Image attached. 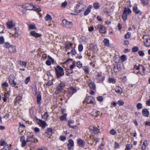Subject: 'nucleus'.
I'll use <instances>...</instances> for the list:
<instances>
[{
  "label": "nucleus",
  "instance_id": "nucleus-54",
  "mask_svg": "<svg viewBox=\"0 0 150 150\" xmlns=\"http://www.w3.org/2000/svg\"><path fill=\"white\" fill-rule=\"evenodd\" d=\"M4 38L2 36L0 37V44H2L4 42Z\"/></svg>",
  "mask_w": 150,
  "mask_h": 150
},
{
  "label": "nucleus",
  "instance_id": "nucleus-6",
  "mask_svg": "<svg viewBox=\"0 0 150 150\" xmlns=\"http://www.w3.org/2000/svg\"><path fill=\"white\" fill-rule=\"evenodd\" d=\"M62 23L64 27L69 29L71 28L73 25L72 22H69L66 20L63 21Z\"/></svg>",
  "mask_w": 150,
  "mask_h": 150
},
{
  "label": "nucleus",
  "instance_id": "nucleus-42",
  "mask_svg": "<svg viewBox=\"0 0 150 150\" xmlns=\"http://www.w3.org/2000/svg\"><path fill=\"white\" fill-rule=\"evenodd\" d=\"M67 116V114H64V115L60 117V119L61 121H63L64 120H66V117Z\"/></svg>",
  "mask_w": 150,
  "mask_h": 150
},
{
  "label": "nucleus",
  "instance_id": "nucleus-52",
  "mask_svg": "<svg viewBox=\"0 0 150 150\" xmlns=\"http://www.w3.org/2000/svg\"><path fill=\"white\" fill-rule=\"evenodd\" d=\"M142 4L144 5H147L148 4L149 1L148 0H141Z\"/></svg>",
  "mask_w": 150,
  "mask_h": 150
},
{
  "label": "nucleus",
  "instance_id": "nucleus-48",
  "mask_svg": "<svg viewBox=\"0 0 150 150\" xmlns=\"http://www.w3.org/2000/svg\"><path fill=\"white\" fill-rule=\"evenodd\" d=\"M49 115L48 114V113L45 112L44 115H42V118L45 119H47Z\"/></svg>",
  "mask_w": 150,
  "mask_h": 150
},
{
  "label": "nucleus",
  "instance_id": "nucleus-7",
  "mask_svg": "<svg viewBox=\"0 0 150 150\" xmlns=\"http://www.w3.org/2000/svg\"><path fill=\"white\" fill-rule=\"evenodd\" d=\"M15 77L13 74L10 75L8 77L9 82L12 86H14L16 85V82H14Z\"/></svg>",
  "mask_w": 150,
  "mask_h": 150
},
{
  "label": "nucleus",
  "instance_id": "nucleus-20",
  "mask_svg": "<svg viewBox=\"0 0 150 150\" xmlns=\"http://www.w3.org/2000/svg\"><path fill=\"white\" fill-rule=\"evenodd\" d=\"M100 112L96 110H93L91 112L92 116L95 117H97L100 114Z\"/></svg>",
  "mask_w": 150,
  "mask_h": 150
},
{
  "label": "nucleus",
  "instance_id": "nucleus-36",
  "mask_svg": "<svg viewBox=\"0 0 150 150\" xmlns=\"http://www.w3.org/2000/svg\"><path fill=\"white\" fill-rule=\"evenodd\" d=\"M19 64L21 66L23 67H25L27 63L25 61H19Z\"/></svg>",
  "mask_w": 150,
  "mask_h": 150
},
{
  "label": "nucleus",
  "instance_id": "nucleus-55",
  "mask_svg": "<svg viewBox=\"0 0 150 150\" xmlns=\"http://www.w3.org/2000/svg\"><path fill=\"white\" fill-rule=\"evenodd\" d=\"M121 61L122 62L125 61L126 60V57L125 55H122L121 57Z\"/></svg>",
  "mask_w": 150,
  "mask_h": 150
},
{
  "label": "nucleus",
  "instance_id": "nucleus-34",
  "mask_svg": "<svg viewBox=\"0 0 150 150\" xmlns=\"http://www.w3.org/2000/svg\"><path fill=\"white\" fill-rule=\"evenodd\" d=\"M52 19L51 16L49 14H47L46 16L45 17V19L46 21H50Z\"/></svg>",
  "mask_w": 150,
  "mask_h": 150
},
{
  "label": "nucleus",
  "instance_id": "nucleus-14",
  "mask_svg": "<svg viewBox=\"0 0 150 150\" xmlns=\"http://www.w3.org/2000/svg\"><path fill=\"white\" fill-rule=\"evenodd\" d=\"M89 129L91 130L92 132L95 134H96L99 132V129L96 127L91 126L89 127Z\"/></svg>",
  "mask_w": 150,
  "mask_h": 150
},
{
  "label": "nucleus",
  "instance_id": "nucleus-41",
  "mask_svg": "<svg viewBox=\"0 0 150 150\" xmlns=\"http://www.w3.org/2000/svg\"><path fill=\"white\" fill-rule=\"evenodd\" d=\"M11 45L8 42H6L4 43V48H8V49Z\"/></svg>",
  "mask_w": 150,
  "mask_h": 150
},
{
  "label": "nucleus",
  "instance_id": "nucleus-43",
  "mask_svg": "<svg viewBox=\"0 0 150 150\" xmlns=\"http://www.w3.org/2000/svg\"><path fill=\"white\" fill-rule=\"evenodd\" d=\"M25 128V125L23 124H21L20 122L19 123V129H21L22 131H23L24 129Z\"/></svg>",
  "mask_w": 150,
  "mask_h": 150
},
{
  "label": "nucleus",
  "instance_id": "nucleus-27",
  "mask_svg": "<svg viewBox=\"0 0 150 150\" xmlns=\"http://www.w3.org/2000/svg\"><path fill=\"white\" fill-rule=\"evenodd\" d=\"M54 62V60L52 58L50 57L49 59L47 60L46 62V64L47 65L50 66L51 64V63H53Z\"/></svg>",
  "mask_w": 150,
  "mask_h": 150
},
{
  "label": "nucleus",
  "instance_id": "nucleus-60",
  "mask_svg": "<svg viewBox=\"0 0 150 150\" xmlns=\"http://www.w3.org/2000/svg\"><path fill=\"white\" fill-rule=\"evenodd\" d=\"M4 28L3 25H0V33H3Z\"/></svg>",
  "mask_w": 150,
  "mask_h": 150
},
{
  "label": "nucleus",
  "instance_id": "nucleus-23",
  "mask_svg": "<svg viewBox=\"0 0 150 150\" xmlns=\"http://www.w3.org/2000/svg\"><path fill=\"white\" fill-rule=\"evenodd\" d=\"M115 92L118 94L120 95L122 93V89L119 86H117L115 88Z\"/></svg>",
  "mask_w": 150,
  "mask_h": 150
},
{
  "label": "nucleus",
  "instance_id": "nucleus-56",
  "mask_svg": "<svg viewBox=\"0 0 150 150\" xmlns=\"http://www.w3.org/2000/svg\"><path fill=\"white\" fill-rule=\"evenodd\" d=\"M78 50L80 52L82 51L83 50V46L82 45H79Z\"/></svg>",
  "mask_w": 150,
  "mask_h": 150
},
{
  "label": "nucleus",
  "instance_id": "nucleus-46",
  "mask_svg": "<svg viewBox=\"0 0 150 150\" xmlns=\"http://www.w3.org/2000/svg\"><path fill=\"white\" fill-rule=\"evenodd\" d=\"M131 35V33L130 32H128L125 35V39H129Z\"/></svg>",
  "mask_w": 150,
  "mask_h": 150
},
{
  "label": "nucleus",
  "instance_id": "nucleus-26",
  "mask_svg": "<svg viewBox=\"0 0 150 150\" xmlns=\"http://www.w3.org/2000/svg\"><path fill=\"white\" fill-rule=\"evenodd\" d=\"M142 114L145 116L148 117L149 115V112L146 109H144L142 111Z\"/></svg>",
  "mask_w": 150,
  "mask_h": 150
},
{
  "label": "nucleus",
  "instance_id": "nucleus-61",
  "mask_svg": "<svg viewBox=\"0 0 150 150\" xmlns=\"http://www.w3.org/2000/svg\"><path fill=\"white\" fill-rule=\"evenodd\" d=\"M77 66L79 68H81L82 67V64L80 62H78L77 63Z\"/></svg>",
  "mask_w": 150,
  "mask_h": 150
},
{
  "label": "nucleus",
  "instance_id": "nucleus-33",
  "mask_svg": "<svg viewBox=\"0 0 150 150\" xmlns=\"http://www.w3.org/2000/svg\"><path fill=\"white\" fill-rule=\"evenodd\" d=\"M133 10L136 14L141 13V11L138 9L137 7L136 6L133 8Z\"/></svg>",
  "mask_w": 150,
  "mask_h": 150
},
{
  "label": "nucleus",
  "instance_id": "nucleus-32",
  "mask_svg": "<svg viewBox=\"0 0 150 150\" xmlns=\"http://www.w3.org/2000/svg\"><path fill=\"white\" fill-rule=\"evenodd\" d=\"M148 145V143L147 141H144L142 146V150H145L146 148V146Z\"/></svg>",
  "mask_w": 150,
  "mask_h": 150
},
{
  "label": "nucleus",
  "instance_id": "nucleus-38",
  "mask_svg": "<svg viewBox=\"0 0 150 150\" xmlns=\"http://www.w3.org/2000/svg\"><path fill=\"white\" fill-rule=\"evenodd\" d=\"M99 140L100 139L99 138H94L91 145H94V146H95L96 143L99 142Z\"/></svg>",
  "mask_w": 150,
  "mask_h": 150
},
{
  "label": "nucleus",
  "instance_id": "nucleus-58",
  "mask_svg": "<svg viewBox=\"0 0 150 150\" xmlns=\"http://www.w3.org/2000/svg\"><path fill=\"white\" fill-rule=\"evenodd\" d=\"M142 104L140 103H138L137 105L136 106L138 109H139L142 108Z\"/></svg>",
  "mask_w": 150,
  "mask_h": 150
},
{
  "label": "nucleus",
  "instance_id": "nucleus-3",
  "mask_svg": "<svg viewBox=\"0 0 150 150\" xmlns=\"http://www.w3.org/2000/svg\"><path fill=\"white\" fill-rule=\"evenodd\" d=\"M21 6L24 9H26L27 10H36L35 7L33 5L30 4L25 3L23 4Z\"/></svg>",
  "mask_w": 150,
  "mask_h": 150
},
{
  "label": "nucleus",
  "instance_id": "nucleus-8",
  "mask_svg": "<svg viewBox=\"0 0 150 150\" xmlns=\"http://www.w3.org/2000/svg\"><path fill=\"white\" fill-rule=\"evenodd\" d=\"M85 101L87 103H91L93 105L95 104L94 99L92 96H89L86 97L85 99Z\"/></svg>",
  "mask_w": 150,
  "mask_h": 150
},
{
  "label": "nucleus",
  "instance_id": "nucleus-63",
  "mask_svg": "<svg viewBox=\"0 0 150 150\" xmlns=\"http://www.w3.org/2000/svg\"><path fill=\"white\" fill-rule=\"evenodd\" d=\"M67 4V1H65L64 2L62 3L61 4V6L63 7H65L66 6Z\"/></svg>",
  "mask_w": 150,
  "mask_h": 150
},
{
  "label": "nucleus",
  "instance_id": "nucleus-10",
  "mask_svg": "<svg viewBox=\"0 0 150 150\" xmlns=\"http://www.w3.org/2000/svg\"><path fill=\"white\" fill-rule=\"evenodd\" d=\"M27 142H38L37 139H35L33 137V135H31L29 136H27Z\"/></svg>",
  "mask_w": 150,
  "mask_h": 150
},
{
  "label": "nucleus",
  "instance_id": "nucleus-59",
  "mask_svg": "<svg viewBox=\"0 0 150 150\" xmlns=\"http://www.w3.org/2000/svg\"><path fill=\"white\" fill-rule=\"evenodd\" d=\"M30 76L27 77L25 80V82L26 84H28L30 81Z\"/></svg>",
  "mask_w": 150,
  "mask_h": 150
},
{
  "label": "nucleus",
  "instance_id": "nucleus-4",
  "mask_svg": "<svg viewBox=\"0 0 150 150\" xmlns=\"http://www.w3.org/2000/svg\"><path fill=\"white\" fill-rule=\"evenodd\" d=\"M95 28L98 29L99 32L101 33H105L106 29L105 26L100 24L97 25L95 26Z\"/></svg>",
  "mask_w": 150,
  "mask_h": 150
},
{
  "label": "nucleus",
  "instance_id": "nucleus-22",
  "mask_svg": "<svg viewBox=\"0 0 150 150\" xmlns=\"http://www.w3.org/2000/svg\"><path fill=\"white\" fill-rule=\"evenodd\" d=\"M77 143L79 146L83 147L85 145V142L81 139H79L77 140Z\"/></svg>",
  "mask_w": 150,
  "mask_h": 150
},
{
  "label": "nucleus",
  "instance_id": "nucleus-62",
  "mask_svg": "<svg viewBox=\"0 0 150 150\" xmlns=\"http://www.w3.org/2000/svg\"><path fill=\"white\" fill-rule=\"evenodd\" d=\"M2 86L3 87H7L8 86V84L7 82H4L2 83Z\"/></svg>",
  "mask_w": 150,
  "mask_h": 150
},
{
  "label": "nucleus",
  "instance_id": "nucleus-24",
  "mask_svg": "<svg viewBox=\"0 0 150 150\" xmlns=\"http://www.w3.org/2000/svg\"><path fill=\"white\" fill-rule=\"evenodd\" d=\"M69 92L70 93L73 94L76 92V89L74 87H71L69 89Z\"/></svg>",
  "mask_w": 150,
  "mask_h": 150
},
{
  "label": "nucleus",
  "instance_id": "nucleus-51",
  "mask_svg": "<svg viewBox=\"0 0 150 150\" xmlns=\"http://www.w3.org/2000/svg\"><path fill=\"white\" fill-rule=\"evenodd\" d=\"M117 104H118L120 106H122L123 105L124 102L123 100H120L117 101Z\"/></svg>",
  "mask_w": 150,
  "mask_h": 150
},
{
  "label": "nucleus",
  "instance_id": "nucleus-17",
  "mask_svg": "<svg viewBox=\"0 0 150 150\" xmlns=\"http://www.w3.org/2000/svg\"><path fill=\"white\" fill-rule=\"evenodd\" d=\"M69 143L67 144L68 146V149L69 150L71 149V147H73L74 146V142L73 140L71 139H69L68 140Z\"/></svg>",
  "mask_w": 150,
  "mask_h": 150
},
{
  "label": "nucleus",
  "instance_id": "nucleus-13",
  "mask_svg": "<svg viewBox=\"0 0 150 150\" xmlns=\"http://www.w3.org/2000/svg\"><path fill=\"white\" fill-rule=\"evenodd\" d=\"M52 130L51 128H48L47 129V131L45 133V136L49 137H50L52 135Z\"/></svg>",
  "mask_w": 150,
  "mask_h": 150
},
{
  "label": "nucleus",
  "instance_id": "nucleus-39",
  "mask_svg": "<svg viewBox=\"0 0 150 150\" xmlns=\"http://www.w3.org/2000/svg\"><path fill=\"white\" fill-rule=\"evenodd\" d=\"M91 11V7H88L84 13V15L86 16Z\"/></svg>",
  "mask_w": 150,
  "mask_h": 150
},
{
  "label": "nucleus",
  "instance_id": "nucleus-12",
  "mask_svg": "<svg viewBox=\"0 0 150 150\" xmlns=\"http://www.w3.org/2000/svg\"><path fill=\"white\" fill-rule=\"evenodd\" d=\"M105 77L101 75V73H98L96 76V79L97 82L103 81Z\"/></svg>",
  "mask_w": 150,
  "mask_h": 150
},
{
  "label": "nucleus",
  "instance_id": "nucleus-31",
  "mask_svg": "<svg viewBox=\"0 0 150 150\" xmlns=\"http://www.w3.org/2000/svg\"><path fill=\"white\" fill-rule=\"evenodd\" d=\"M114 71L115 72H117L118 71H120L121 70L120 66L119 65L115 66L113 69Z\"/></svg>",
  "mask_w": 150,
  "mask_h": 150
},
{
  "label": "nucleus",
  "instance_id": "nucleus-28",
  "mask_svg": "<svg viewBox=\"0 0 150 150\" xmlns=\"http://www.w3.org/2000/svg\"><path fill=\"white\" fill-rule=\"evenodd\" d=\"M72 46V44L69 42H67L65 45V48L66 50L68 49Z\"/></svg>",
  "mask_w": 150,
  "mask_h": 150
},
{
  "label": "nucleus",
  "instance_id": "nucleus-29",
  "mask_svg": "<svg viewBox=\"0 0 150 150\" xmlns=\"http://www.w3.org/2000/svg\"><path fill=\"white\" fill-rule=\"evenodd\" d=\"M63 88L58 86L55 91V93L56 94H58L61 92L63 90Z\"/></svg>",
  "mask_w": 150,
  "mask_h": 150
},
{
  "label": "nucleus",
  "instance_id": "nucleus-30",
  "mask_svg": "<svg viewBox=\"0 0 150 150\" xmlns=\"http://www.w3.org/2000/svg\"><path fill=\"white\" fill-rule=\"evenodd\" d=\"M41 93H39L37 96V103L38 104H40L41 103Z\"/></svg>",
  "mask_w": 150,
  "mask_h": 150
},
{
  "label": "nucleus",
  "instance_id": "nucleus-1",
  "mask_svg": "<svg viewBox=\"0 0 150 150\" xmlns=\"http://www.w3.org/2000/svg\"><path fill=\"white\" fill-rule=\"evenodd\" d=\"M132 13L131 9L128 8L124 7L123 11V14L122 15V18L123 21H125L127 19V16L130 15Z\"/></svg>",
  "mask_w": 150,
  "mask_h": 150
},
{
  "label": "nucleus",
  "instance_id": "nucleus-25",
  "mask_svg": "<svg viewBox=\"0 0 150 150\" xmlns=\"http://www.w3.org/2000/svg\"><path fill=\"white\" fill-rule=\"evenodd\" d=\"M7 25L8 28L10 29L14 26L15 25V24L12 21H10L8 22L7 23Z\"/></svg>",
  "mask_w": 150,
  "mask_h": 150
},
{
  "label": "nucleus",
  "instance_id": "nucleus-9",
  "mask_svg": "<svg viewBox=\"0 0 150 150\" xmlns=\"http://www.w3.org/2000/svg\"><path fill=\"white\" fill-rule=\"evenodd\" d=\"M144 40V42L145 46L149 47L150 46V40L147 36L144 35L142 38Z\"/></svg>",
  "mask_w": 150,
  "mask_h": 150
},
{
  "label": "nucleus",
  "instance_id": "nucleus-53",
  "mask_svg": "<svg viewBox=\"0 0 150 150\" xmlns=\"http://www.w3.org/2000/svg\"><path fill=\"white\" fill-rule=\"evenodd\" d=\"M141 66H142V65H139V66L137 67L136 68H135V67H134V68L136 69V70H138L139 73L140 74L142 75H143V74H142V73L141 72V71L140 70V69H141Z\"/></svg>",
  "mask_w": 150,
  "mask_h": 150
},
{
  "label": "nucleus",
  "instance_id": "nucleus-11",
  "mask_svg": "<svg viewBox=\"0 0 150 150\" xmlns=\"http://www.w3.org/2000/svg\"><path fill=\"white\" fill-rule=\"evenodd\" d=\"M10 34L14 38L18 37L19 35L18 32L16 28L12 29L10 31Z\"/></svg>",
  "mask_w": 150,
  "mask_h": 150
},
{
  "label": "nucleus",
  "instance_id": "nucleus-50",
  "mask_svg": "<svg viewBox=\"0 0 150 150\" xmlns=\"http://www.w3.org/2000/svg\"><path fill=\"white\" fill-rule=\"evenodd\" d=\"M139 50V48L137 46L134 47L132 50V51L133 52H135Z\"/></svg>",
  "mask_w": 150,
  "mask_h": 150
},
{
  "label": "nucleus",
  "instance_id": "nucleus-19",
  "mask_svg": "<svg viewBox=\"0 0 150 150\" xmlns=\"http://www.w3.org/2000/svg\"><path fill=\"white\" fill-rule=\"evenodd\" d=\"M9 51L11 53H15L16 52V47L14 45H11L8 49Z\"/></svg>",
  "mask_w": 150,
  "mask_h": 150
},
{
  "label": "nucleus",
  "instance_id": "nucleus-35",
  "mask_svg": "<svg viewBox=\"0 0 150 150\" xmlns=\"http://www.w3.org/2000/svg\"><path fill=\"white\" fill-rule=\"evenodd\" d=\"M104 44L105 46H108L110 45L109 40L108 39L105 38L103 40Z\"/></svg>",
  "mask_w": 150,
  "mask_h": 150
},
{
  "label": "nucleus",
  "instance_id": "nucleus-15",
  "mask_svg": "<svg viewBox=\"0 0 150 150\" xmlns=\"http://www.w3.org/2000/svg\"><path fill=\"white\" fill-rule=\"evenodd\" d=\"M20 140L21 142L22 146L23 147L25 146L27 142V140L26 141L25 140V137L23 136H21L20 138Z\"/></svg>",
  "mask_w": 150,
  "mask_h": 150
},
{
  "label": "nucleus",
  "instance_id": "nucleus-40",
  "mask_svg": "<svg viewBox=\"0 0 150 150\" xmlns=\"http://www.w3.org/2000/svg\"><path fill=\"white\" fill-rule=\"evenodd\" d=\"M22 98V96L21 95H20L18 96H17L16 98V101L15 102V103L16 104V101H18L19 100H20Z\"/></svg>",
  "mask_w": 150,
  "mask_h": 150
},
{
  "label": "nucleus",
  "instance_id": "nucleus-5",
  "mask_svg": "<svg viewBox=\"0 0 150 150\" xmlns=\"http://www.w3.org/2000/svg\"><path fill=\"white\" fill-rule=\"evenodd\" d=\"M85 6L82 3H79L76 6V11L77 13H79L84 10Z\"/></svg>",
  "mask_w": 150,
  "mask_h": 150
},
{
  "label": "nucleus",
  "instance_id": "nucleus-47",
  "mask_svg": "<svg viewBox=\"0 0 150 150\" xmlns=\"http://www.w3.org/2000/svg\"><path fill=\"white\" fill-rule=\"evenodd\" d=\"M100 6L99 3H96L94 4L93 7L95 9H98Z\"/></svg>",
  "mask_w": 150,
  "mask_h": 150
},
{
  "label": "nucleus",
  "instance_id": "nucleus-45",
  "mask_svg": "<svg viewBox=\"0 0 150 150\" xmlns=\"http://www.w3.org/2000/svg\"><path fill=\"white\" fill-rule=\"evenodd\" d=\"M110 134L114 135L116 133V131L114 129H112L110 131Z\"/></svg>",
  "mask_w": 150,
  "mask_h": 150
},
{
  "label": "nucleus",
  "instance_id": "nucleus-44",
  "mask_svg": "<svg viewBox=\"0 0 150 150\" xmlns=\"http://www.w3.org/2000/svg\"><path fill=\"white\" fill-rule=\"evenodd\" d=\"M108 82L110 83H114L116 81L115 79L114 78H110L108 79Z\"/></svg>",
  "mask_w": 150,
  "mask_h": 150
},
{
  "label": "nucleus",
  "instance_id": "nucleus-16",
  "mask_svg": "<svg viewBox=\"0 0 150 150\" xmlns=\"http://www.w3.org/2000/svg\"><path fill=\"white\" fill-rule=\"evenodd\" d=\"M88 83L89 86L91 89L93 90L95 89L96 86L95 84V83L93 82L91 80H89L88 81Z\"/></svg>",
  "mask_w": 150,
  "mask_h": 150
},
{
  "label": "nucleus",
  "instance_id": "nucleus-21",
  "mask_svg": "<svg viewBox=\"0 0 150 150\" xmlns=\"http://www.w3.org/2000/svg\"><path fill=\"white\" fill-rule=\"evenodd\" d=\"M38 124L43 128H45L46 126L45 122L40 120H39Z\"/></svg>",
  "mask_w": 150,
  "mask_h": 150
},
{
  "label": "nucleus",
  "instance_id": "nucleus-57",
  "mask_svg": "<svg viewBox=\"0 0 150 150\" xmlns=\"http://www.w3.org/2000/svg\"><path fill=\"white\" fill-rule=\"evenodd\" d=\"M11 145H10L9 146H8V145H7L6 146V148H7V149H3L1 150H10L11 149Z\"/></svg>",
  "mask_w": 150,
  "mask_h": 150
},
{
  "label": "nucleus",
  "instance_id": "nucleus-37",
  "mask_svg": "<svg viewBox=\"0 0 150 150\" xmlns=\"http://www.w3.org/2000/svg\"><path fill=\"white\" fill-rule=\"evenodd\" d=\"M132 147V144H127L126 145L125 150H130Z\"/></svg>",
  "mask_w": 150,
  "mask_h": 150
},
{
  "label": "nucleus",
  "instance_id": "nucleus-18",
  "mask_svg": "<svg viewBox=\"0 0 150 150\" xmlns=\"http://www.w3.org/2000/svg\"><path fill=\"white\" fill-rule=\"evenodd\" d=\"M31 35L35 38H38L40 37L41 35L37 33L35 31H31L30 32Z\"/></svg>",
  "mask_w": 150,
  "mask_h": 150
},
{
  "label": "nucleus",
  "instance_id": "nucleus-49",
  "mask_svg": "<svg viewBox=\"0 0 150 150\" xmlns=\"http://www.w3.org/2000/svg\"><path fill=\"white\" fill-rule=\"evenodd\" d=\"M29 28L30 30H32L36 29V28L34 25L31 24L29 26Z\"/></svg>",
  "mask_w": 150,
  "mask_h": 150
},
{
  "label": "nucleus",
  "instance_id": "nucleus-2",
  "mask_svg": "<svg viewBox=\"0 0 150 150\" xmlns=\"http://www.w3.org/2000/svg\"><path fill=\"white\" fill-rule=\"evenodd\" d=\"M55 69L56 76L57 78H59L64 75V72L63 69L59 65L57 66Z\"/></svg>",
  "mask_w": 150,
  "mask_h": 150
},
{
  "label": "nucleus",
  "instance_id": "nucleus-64",
  "mask_svg": "<svg viewBox=\"0 0 150 150\" xmlns=\"http://www.w3.org/2000/svg\"><path fill=\"white\" fill-rule=\"evenodd\" d=\"M138 53L139 55L141 56H143L144 55V54L143 52L142 51H140L138 52Z\"/></svg>",
  "mask_w": 150,
  "mask_h": 150
}]
</instances>
